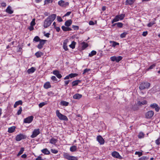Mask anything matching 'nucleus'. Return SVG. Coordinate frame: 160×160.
<instances>
[{"instance_id": "bf43d9fd", "label": "nucleus", "mask_w": 160, "mask_h": 160, "mask_svg": "<svg viewBox=\"0 0 160 160\" xmlns=\"http://www.w3.org/2000/svg\"><path fill=\"white\" fill-rule=\"evenodd\" d=\"M36 160H44V159L41 157L39 156L36 158Z\"/></svg>"}, {"instance_id": "bb28decb", "label": "nucleus", "mask_w": 160, "mask_h": 160, "mask_svg": "<svg viewBox=\"0 0 160 160\" xmlns=\"http://www.w3.org/2000/svg\"><path fill=\"white\" fill-rule=\"evenodd\" d=\"M80 82L81 81L79 80L73 81L72 82V86H73L77 85L78 83Z\"/></svg>"}, {"instance_id": "ea45409f", "label": "nucleus", "mask_w": 160, "mask_h": 160, "mask_svg": "<svg viewBox=\"0 0 160 160\" xmlns=\"http://www.w3.org/2000/svg\"><path fill=\"white\" fill-rule=\"evenodd\" d=\"M24 148H21L20 151L19 152L17 156H19L20 155H21V154H22L23 153V151H24Z\"/></svg>"}, {"instance_id": "c03bdc74", "label": "nucleus", "mask_w": 160, "mask_h": 160, "mask_svg": "<svg viewBox=\"0 0 160 160\" xmlns=\"http://www.w3.org/2000/svg\"><path fill=\"white\" fill-rule=\"evenodd\" d=\"M91 70L90 69L86 68L84 70L83 72L82 73L83 74H85L86 73H88V72Z\"/></svg>"}, {"instance_id": "393cba45", "label": "nucleus", "mask_w": 160, "mask_h": 160, "mask_svg": "<svg viewBox=\"0 0 160 160\" xmlns=\"http://www.w3.org/2000/svg\"><path fill=\"white\" fill-rule=\"evenodd\" d=\"M22 101L19 100L18 101L16 102L15 104L14 105L13 107L14 108H16L17 107V106L19 105H22Z\"/></svg>"}, {"instance_id": "338daca9", "label": "nucleus", "mask_w": 160, "mask_h": 160, "mask_svg": "<svg viewBox=\"0 0 160 160\" xmlns=\"http://www.w3.org/2000/svg\"><path fill=\"white\" fill-rule=\"evenodd\" d=\"M70 76H69V75H68V76H66L64 78V80H66V79H69L70 78Z\"/></svg>"}, {"instance_id": "3c124183", "label": "nucleus", "mask_w": 160, "mask_h": 160, "mask_svg": "<svg viewBox=\"0 0 160 160\" xmlns=\"http://www.w3.org/2000/svg\"><path fill=\"white\" fill-rule=\"evenodd\" d=\"M155 143L157 145H159L160 144V138L156 140Z\"/></svg>"}, {"instance_id": "473e14b6", "label": "nucleus", "mask_w": 160, "mask_h": 160, "mask_svg": "<svg viewBox=\"0 0 160 160\" xmlns=\"http://www.w3.org/2000/svg\"><path fill=\"white\" fill-rule=\"evenodd\" d=\"M61 104L65 106H68L69 104V102L66 101H62L61 102Z\"/></svg>"}, {"instance_id": "f3484780", "label": "nucleus", "mask_w": 160, "mask_h": 160, "mask_svg": "<svg viewBox=\"0 0 160 160\" xmlns=\"http://www.w3.org/2000/svg\"><path fill=\"white\" fill-rule=\"evenodd\" d=\"M68 42V39H65L63 42V48L65 51H67L68 50L67 46V43Z\"/></svg>"}, {"instance_id": "6e6552de", "label": "nucleus", "mask_w": 160, "mask_h": 160, "mask_svg": "<svg viewBox=\"0 0 160 160\" xmlns=\"http://www.w3.org/2000/svg\"><path fill=\"white\" fill-rule=\"evenodd\" d=\"M33 117L32 116H29L25 118L23 120V122L24 123H30L33 120Z\"/></svg>"}, {"instance_id": "4468645a", "label": "nucleus", "mask_w": 160, "mask_h": 160, "mask_svg": "<svg viewBox=\"0 0 160 160\" xmlns=\"http://www.w3.org/2000/svg\"><path fill=\"white\" fill-rule=\"evenodd\" d=\"M150 107L153 108H155L157 112H158L160 109L159 107L156 103H153L151 104Z\"/></svg>"}, {"instance_id": "aec40b11", "label": "nucleus", "mask_w": 160, "mask_h": 160, "mask_svg": "<svg viewBox=\"0 0 160 160\" xmlns=\"http://www.w3.org/2000/svg\"><path fill=\"white\" fill-rule=\"evenodd\" d=\"M62 30L65 32L71 31L72 29L69 27H66L65 26H63L61 27Z\"/></svg>"}, {"instance_id": "69168bd1", "label": "nucleus", "mask_w": 160, "mask_h": 160, "mask_svg": "<svg viewBox=\"0 0 160 160\" xmlns=\"http://www.w3.org/2000/svg\"><path fill=\"white\" fill-rule=\"evenodd\" d=\"M55 28L58 32H59L60 30V28L59 27H55Z\"/></svg>"}, {"instance_id": "f8f14e48", "label": "nucleus", "mask_w": 160, "mask_h": 160, "mask_svg": "<svg viewBox=\"0 0 160 160\" xmlns=\"http://www.w3.org/2000/svg\"><path fill=\"white\" fill-rule=\"evenodd\" d=\"M154 115V112L152 111H150L147 112L146 114V117L147 118H150Z\"/></svg>"}, {"instance_id": "4c0bfd02", "label": "nucleus", "mask_w": 160, "mask_h": 160, "mask_svg": "<svg viewBox=\"0 0 160 160\" xmlns=\"http://www.w3.org/2000/svg\"><path fill=\"white\" fill-rule=\"evenodd\" d=\"M116 62H119L122 58V57L121 56L116 57Z\"/></svg>"}, {"instance_id": "58836bf2", "label": "nucleus", "mask_w": 160, "mask_h": 160, "mask_svg": "<svg viewBox=\"0 0 160 160\" xmlns=\"http://www.w3.org/2000/svg\"><path fill=\"white\" fill-rule=\"evenodd\" d=\"M47 104V102H42L41 103H40L39 105V108H41L43 106H44L46 104Z\"/></svg>"}, {"instance_id": "20e7f679", "label": "nucleus", "mask_w": 160, "mask_h": 160, "mask_svg": "<svg viewBox=\"0 0 160 160\" xmlns=\"http://www.w3.org/2000/svg\"><path fill=\"white\" fill-rule=\"evenodd\" d=\"M56 114L57 116L60 120L65 121L68 120V118L66 116L63 115L60 113L59 110H57L56 111Z\"/></svg>"}, {"instance_id": "49530a36", "label": "nucleus", "mask_w": 160, "mask_h": 160, "mask_svg": "<svg viewBox=\"0 0 160 160\" xmlns=\"http://www.w3.org/2000/svg\"><path fill=\"white\" fill-rule=\"evenodd\" d=\"M149 158L146 156H142L140 158V160H148Z\"/></svg>"}, {"instance_id": "9d476101", "label": "nucleus", "mask_w": 160, "mask_h": 160, "mask_svg": "<svg viewBox=\"0 0 160 160\" xmlns=\"http://www.w3.org/2000/svg\"><path fill=\"white\" fill-rule=\"evenodd\" d=\"M97 140L101 145H102L104 143V140L101 135H99L97 137Z\"/></svg>"}, {"instance_id": "dca6fc26", "label": "nucleus", "mask_w": 160, "mask_h": 160, "mask_svg": "<svg viewBox=\"0 0 160 160\" xmlns=\"http://www.w3.org/2000/svg\"><path fill=\"white\" fill-rule=\"evenodd\" d=\"M6 12L9 14H12L13 12V11L12 9V8L10 6H8L6 9Z\"/></svg>"}, {"instance_id": "9b49d317", "label": "nucleus", "mask_w": 160, "mask_h": 160, "mask_svg": "<svg viewBox=\"0 0 160 160\" xmlns=\"http://www.w3.org/2000/svg\"><path fill=\"white\" fill-rule=\"evenodd\" d=\"M46 40L41 39L39 42V44L38 45L37 47L39 49H42L44 44L45 43Z\"/></svg>"}, {"instance_id": "603ef678", "label": "nucleus", "mask_w": 160, "mask_h": 160, "mask_svg": "<svg viewBox=\"0 0 160 160\" xmlns=\"http://www.w3.org/2000/svg\"><path fill=\"white\" fill-rule=\"evenodd\" d=\"M72 27L74 30H78L79 29V27L78 26L72 25Z\"/></svg>"}, {"instance_id": "f704fd0d", "label": "nucleus", "mask_w": 160, "mask_h": 160, "mask_svg": "<svg viewBox=\"0 0 160 160\" xmlns=\"http://www.w3.org/2000/svg\"><path fill=\"white\" fill-rule=\"evenodd\" d=\"M144 136V133H143L142 132H141L139 133L138 135V137L139 138L141 139L143 138Z\"/></svg>"}, {"instance_id": "79ce46f5", "label": "nucleus", "mask_w": 160, "mask_h": 160, "mask_svg": "<svg viewBox=\"0 0 160 160\" xmlns=\"http://www.w3.org/2000/svg\"><path fill=\"white\" fill-rule=\"evenodd\" d=\"M128 34V33L126 32H125L123 33H122L120 35V37L122 38H123L125 37L127 34Z\"/></svg>"}, {"instance_id": "de8ad7c7", "label": "nucleus", "mask_w": 160, "mask_h": 160, "mask_svg": "<svg viewBox=\"0 0 160 160\" xmlns=\"http://www.w3.org/2000/svg\"><path fill=\"white\" fill-rule=\"evenodd\" d=\"M22 111V108L21 107H19V109L18 111V112H17V115H20Z\"/></svg>"}, {"instance_id": "7c9ffc66", "label": "nucleus", "mask_w": 160, "mask_h": 160, "mask_svg": "<svg viewBox=\"0 0 160 160\" xmlns=\"http://www.w3.org/2000/svg\"><path fill=\"white\" fill-rule=\"evenodd\" d=\"M82 49H84L88 46V44L85 42H83L82 43Z\"/></svg>"}, {"instance_id": "72a5a7b5", "label": "nucleus", "mask_w": 160, "mask_h": 160, "mask_svg": "<svg viewBox=\"0 0 160 160\" xmlns=\"http://www.w3.org/2000/svg\"><path fill=\"white\" fill-rule=\"evenodd\" d=\"M76 44V42L73 41L72 42L71 44L69 45V46L72 49H74L75 48V45Z\"/></svg>"}, {"instance_id": "e433bc0d", "label": "nucleus", "mask_w": 160, "mask_h": 160, "mask_svg": "<svg viewBox=\"0 0 160 160\" xmlns=\"http://www.w3.org/2000/svg\"><path fill=\"white\" fill-rule=\"evenodd\" d=\"M147 101L146 100H143L142 102L138 101V104L140 105H143L147 104Z\"/></svg>"}, {"instance_id": "2f4dec72", "label": "nucleus", "mask_w": 160, "mask_h": 160, "mask_svg": "<svg viewBox=\"0 0 160 160\" xmlns=\"http://www.w3.org/2000/svg\"><path fill=\"white\" fill-rule=\"evenodd\" d=\"M35 55L37 58H39L43 55V53L41 52H38L35 53Z\"/></svg>"}, {"instance_id": "2eb2a0df", "label": "nucleus", "mask_w": 160, "mask_h": 160, "mask_svg": "<svg viewBox=\"0 0 160 160\" xmlns=\"http://www.w3.org/2000/svg\"><path fill=\"white\" fill-rule=\"evenodd\" d=\"M112 155L113 157L118 158H120L121 157V156L119 155V153L116 151H114L112 152Z\"/></svg>"}, {"instance_id": "5701e85b", "label": "nucleus", "mask_w": 160, "mask_h": 160, "mask_svg": "<svg viewBox=\"0 0 160 160\" xmlns=\"http://www.w3.org/2000/svg\"><path fill=\"white\" fill-rule=\"evenodd\" d=\"M43 87L45 88L48 89L51 87V85L49 82H47L44 84Z\"/></svg>"}, {"instance_id": "ddd939ff", "label": "nucleus", "mask_w": 160, "mask_h": 160, "mask_svg": "<svg viewBox=\"0 0 160 160\" xmlns=\"http://www.w3.org/2000/svg\"><path fill=\"white\" fill-rule=\"evenodd\" d=\"M52 73L56 75L58 78H61L62 77V75L59 73V72L58 70H55L53 71Z\"/></svg>"}, {"instance_id": "f03ea898", "label": "nucleus", "mask_w": 160, "mask_h": 160, "mask_svg": "<svg viewBox=\"0 0 160 160\" xmlns=\"http://www.w3.org/2000/svg\"><path fill=\"white\" fill-rule=\"evenodd\" d=\"M125 17L124 14H122L120 15H116L112 21V23L119 21V20H122Z\"/></svg>"}, {"instance_id": "c85d7f7f", "label": "nucleus", "mask_w": 160, "mask_h": 160, "mask_svg": "<svg viewBox=\"0 0 160 160\" xmlns=\"http://www.w3.org/2000/svg\"><path fill=\"white\" fill-rule=\"evenodd\" d=\"M77 147L75 146H71L70 148V151L72 152H75L77 150Z\"/></svg>"}, {"instance_id": "6e6d98bb", "label": "nucleus", "mask_w": 160, "mask_h": 160, "mask_svg": "<svg viewBox=\"0 0 160 160\" xmlns=\"http://www.w3.org/2000/svg\"><path fill=\"white\" fill-rule=\"evenodd\" d=\"M116 56H112L110 58V59L112 61H116Z\"/></svg>"}, {"instance_id": "6ab92c4d", "label": "nucleus", "mask_w": 160, "mask_h": 160, "mask_svg": "<svg viewBox=\"0 0 160 160\" xmlns=\"http://www.w3.org/2000/svg\"><path fill=\"white\" fill-rule=\"evenodd\" d=\"M82 97V95L78 93H77L74 94L73 96V98L76 99H79L81 98Z\"/></svg>"}, {"instance_id": "f257e3e1", "label": "nucleus", "mask_w": 160, "mask_h": 160, "mask_svg": "<svg viewBox=\"0 0 160 160\" xmlns=\"http://www.w3.org/2000/svg\"><path fill=\"white\" fill-rule=\"evenodd\" d=\"M56 17V14H53L49 16L45 19L43 22V27L44 28H47L49 27L55 19Z\"/></svg>"}, {"instance_id": "0eeeda50", "label": "nucleus", "mask_w": 160, "mask_h": 160, "mask_svg": "<svg viewBox=\"0 0 160 160\" xmlns=\"http://www.w3.org/2000/svg\"><path fill=\"white\" fill-rule=\"evenodd\" d=\"M58 4L60 6L63 7H65L69 5V3L68 2H66L62 0L58 1Z\"/></svg>"}, {"instance_id": "c756f323", "label": "nucleus", "mask_w": 160, "mask_h": 160, "mask_svg": "<svg viewBox=\"0 0 160 160\" xmlns=\"http://www.w3.org/2000/svg\"><path fill=\"white\" fill-rule=\"evenodd\" d=\"M110 43L112 44V47H115L116 46L118 45L119 43L118 42H116L113 41H110Z\"/></svg>"}, {"instance_id": "cd10ccee", "label": "nucleus", "mask_w": 160, "mask_h": 160, "mask_svg": "<svg viewBox=\"0 0 160 160\" xmlns=\"http://www.w3.org/2000/svg\"><path fill=\"white\" fill-rule=\"evenodd\" d=\"M57 141V139L52 138L51 139L50 142L52 144H55Z\"/></svg>"}, {"instance_id": "412c9836", "label": "nucleus", "mask_w": 160, "mask_h": 160, "mask_svg": "<svg viewBox=\"0 0 160 160\" xmlns=\"http://www.w3.org/2000/svg\"><path fill=\"white\" fill-rule=\"evenodd\" d=\"M35 68L34 67H32L28 69L27 72L28 74L32 73L35 72Z\"/></svg>"}, {"instance_id": "37998d69", "label": "nucleus", "mask_w": 160, "mask_h": 160, "mask_svg": "<svg viewBox=\"0 0 160 160\" xmlns=\"http://www.w3.org/2000/svg\"><path fill=\"white\" fill-rule=\"evenodd\" d=\"M78 74L77 73H71L69 74V76H70V78H72L73 77L77 76Z\"/></svg>"}, {"instance_id": "0e129e2a", "label": "nucleus", "mask_w": 160, "mask_h": 160, "mask_svg": "<svg viewBox=\"0 0 160 160\" xmlns=\"http://www.w3.org/2000/svg\"><path fill=\"white\" fill-rule=\"evenodd\" d=\"M28 29L30 31H31L33 29H34V28H33V26H31L28 27Z\"/></svg>"}, {"instance_id": "774afa93", "label": "nucleus", "mask_w": 160, "mask_h": 160, "mask_svg": "<svg viewBox=\"0 0 160 160\" xmlns=\"http://www.w3.org/2000/svg\"><path fill=\"white\" fill-rule=\"evenodd\" d=\"M21 157L22 158H25L27 157V155H26V154H23L21 156Z\"/></svg>"}, {"instance_id": "b1692460", "label": "nucleus", "mask_w": 160, "mask_h": 160, "mask_svg": "<svg viewBox=\"0 0 160 160\" xmlns=\"http://www.w3.org/2000/svg\"><path fill=\"white\" fill-rule=\"evenodd\" d=\"M41 151L43 153L45 154L49 155L50 153L49 151L46 148L42 150Z\"/></svg>"}, {"instance_id": "1a4fd4ad", "label": "nucleus", "mask_w": 160, "mask_h": 160, "mask_svg": "<svg viewBox=\"0 0 160 160\" xmlns=\"http://www.w3.org/2000/svg\"><path fill=\"white\" fill-rule=\"evenodd\" d=\"M26 138L25 135L22 134H19L17 135L16 137V140L17 141H19L22 139H24Z\"/></svg>"}, {"instance_id": "052dcab7", "label": "nucleus", "mask_w": 160, "mask_h": 160, "mask_svg": "<svg viewBox=\"0 0 160 160\" xmlns=\"http://www.w3.org/2000/svg\"><path fill=\"white\" fill-rule=\"evenodd\" d=\"M154 24V23L150 22L148 24L147 26L148 27H151Z\"/></svg>"}, {"instance_id": "a19ab883", "label": "nucleus", "mask_w": 160, "mask_h": 160, "mask_svg": "<svg viewBox=\"0 0 160 160\" xmlns=\"http://www.w3.org/2000/svg\"><path fill=\"white\" fill-rule=\"evenodd\" d=\"M41 39L38 36L35 37L33 39V41L36 42H38Z\"/></svg>"}, {"instance_id": "5fc2aeb1", "label": "nucleus", "mask_w": 160, "mask_h": 160, "mask_svg": "<svg viewBox=\"0 0 160 160\" xmlns=\"http://www.w3.org/2000/svg\"><path fill=\"white\" fill-rule=\"evenodd\" d=\"M51 79L53 81H56L57 80V79L56 78V77L54 76H52L51 77Z\"/></svg>"}, {"instance_id": "423d86ee", "label": "nucleus", "mask_w": 160, "mask_h": 160, "mask_svg": "<svg viewBox=\"0 0 160 160\" xmlns=\"http://www.w3.org/2000/svg\"><path fill=\"white\" fill-rule=\"evenodd\" d=\"M40 133V129H36L34 130L32 132V135L31 136V137L32 138H34L36 137Z\"/></svg>"}, {"instance_id": "13d9d810", "label": "nucleus", "mask_w": 160, "mask_h": 160, "mask_svg": "<svg viewBox=\"0 0 160 160\" xmlns=\"http://www.w3.org/2000/svg\"><path fill=\"white\" fill-rule=\"evenodd\" d=\"M155 66H156L155 64H153V65L150 66L149 67V68H148V70L151 69L155 67Z\"/></svg>"}, {"instance_id": "c9c22d12", "label": "nucleus", "mask_w": 160, "mask_h": 160, "mask_svg": "<svg viewBox=\"0 0 160 160\" xmlns=\"http://www.w3.org/2000/svg\"><path fill=\"white\" fill-rule=\"evenodd\" d=\"M96 52L95 51H92L89 54V56L92 57L93 55H96Z\"/></svg>"}, {"instance_id": "4be33fe9", "label": "nucleus", "mask_w": 160, "mask_h": 160, "mask_svg": "<svg viewBox=\"0 0 160 160\" xmlns=\"http://www.w3.org/2000/svg\"><path fill=\"white\" fill-rule=\"evenodd\" d=\"M72 21L71 20H69L65 22V25L67 27L70 26L72 24Z\"/></svg>"}, {"instance_id": "a211bd4d", "label": "nucleus", "mask_w": 160, "mask_h": 160, "mask_svg": "<svg viewBox=\"0 0 160 160\" xmlns=\"http://www.w3.org/2000/svg\"><path fill=\"white\" fill-rule=\"evenodd\" d=\"M135 0H126L125 5H130L132 4L135 2Z\"/></svg>"}, {"instance_id": "39448f33", "label": "nucleus", "mask_w": 160, "mask_h": 160, "mask_svg": "<svg viewBox=\"0 0 160 160\" xmlns=\"http://www.w3.org/2000/svg\"><path fill=\"white\" fill-rule=\"evenodd\" d=\"M64 158L67 159L68 160H78L77 157L73 156H70L68 153H65L64 154Z\"/></svg>"}, {"instance_id": "e2e57ef3", "label": "nucleus", "mask_w": 160, "mask_h": 160, "mask_svg": "<svg viewBox=\"0 0 160 160\" xmlns=\"http://www.w3.org/2000/svg\"><path fill=\"white\" fill-rule=\"evenodd\" d=\"M70 80H67V81H64L65 83V86H66L70 82Z\"/></svg>"}, {"instance_id": "864d4df0", "label": "nucleus", "mask_w": 160, "mask_h": 160, "mask_svg": "<svg viewBox=\"0 0 160 160\" xmlns=\"http://www.w3.org/2000/svg\"><path fill=\"white\" fill-rule=\"evenodd\" d=\"M53 0H45L44 1L45 4H48L52 3Z\"/></svg>"}, {"instance_id": "09e8293b", "label": "nucleus", "mask_w": 160, "mask_h": 160, "mask_svg": "<svg viewBox=\"0 0 160 160\" xmlns=\"http://www.w3.org/2000/svg\"><path fill=\"white\" fill-rule=\"evenodd\" d=\"M51 152L54 154H56L58 152V151L57 150L52 149L51 150Z\"/></svg>"}, {"instance_id": "a18cd8bd", "label": "nucleus", "mask_w": 160, "mask_h": 160, "mask_svg": "<svg viewBox=\"0 0 160 160\" xmlns=\"http://www.w3.org/2000/svg\"><path fill=\"white\" fill-rule=\"evenodd\" d=\"M123 24L122 23L118 22L117 23V26L119 28H121L122 27Z\"/></svg>"}, {"instance_id": "8fccbe9b", "label": "nucleus", "mask_w": 160, "mask_h": 160, "mask_svg": "<svg viewBox=\"0 0 160 160\" xmlns=\"http://www.w3.org/2000/svg\"><path fill=\"white\" fill-rule=\"evenodd\" d=\"M35 24V19H33L32 20V21L30 23V25L32 26H34Z\"/></svg>"}, {"instance_id": "4d7b16f0", "label": "nucleus", "mask_w": 160, "mask_h": 160, "mask_svg": "<svg viewBox=\"0 0 160 160\" xmlns=\"http://www.w3.org/2000/svg\"><path fill=\"white\" fill-rule=\"evenodd\" d=\"M57 19L58 21L59 22H61L62 21V20L61 18L59 16H58L57 17Z\"/></svg>"}, {"instance_id": "680f3d73", "label": "nucleus", "mask_w": 160, "mask_h": 160, "mask_svg": "<svg viewBox=\"0 0 160 160\" xmlns=\"http://www.w3.org/2000/svg\"><path fill=\"white\" fill-rule=\"evenodd\" d=\"M148 34L147 31L143 32L142 34V35L143 36H146Z\"/></svg>"}, {"instance_id": "a878e982", "label": "nucleus", "mask_w": 160, "mask_h": 160, "mask_svg": "<svg viewBox=\"0 0 160 160\" xmlns=\"http://www.w3.org/2000/svg\"><path fill=\"white\" fill-rule=\"evenodd\" d=\"M16 127L15 126H12L9 128L8 129V132L9 133H12L14 132L15 130Z\"/></svg>"}, {"instance_id": "7ed1b4c3", "label": "nucleus", "mask_w": 160, "mask_h": 160, "mask_svg": "<svg viewBox=\"0 0 160 160\" xmlns=\"http://www.w3.org/2000/svg\"><path fill=\"white\" fill-rule=\"evenodd\" d=\"M150 86V84L147 82L141 83L139 86V88L140 90L148 89Z\"/></svg>"}]
</instances>
